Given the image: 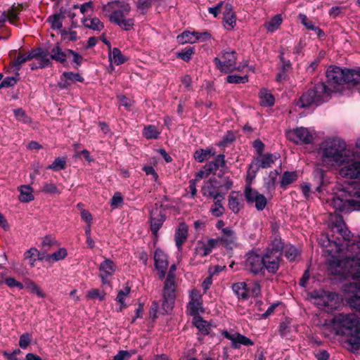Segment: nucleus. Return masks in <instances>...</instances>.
Segmentation results:
<instances>
[{"label":"nucleus","mask_w":360,"mask_h":360,"mask_svg":"<svg viewBox=\"0 0 360 360\" xmlns=\"http://www.w3.org/2000/svg\"><path fill=\"white\" fill-rule=\"evenodd\" d=\"M330 233L324 236L321 245L326 248L328 270L331 274L355 281L344 285L347 303L360 312V239L354 238L339 215L331 219Z\"/></svg>","instance_id":"f257e3e1"},{"label":"nucleus","mask_w":360,"mask_h":360,"mask_svg":"<svg viewBox=\"0 0 360 360\" xmlns=\"http://www.w3.org/2000/svg\"><path fill=\"white\" fill-rule=\"evenodd\" d=\"M327 203L335 210L342 212L360 210V182L337 186Z\"/></svg>","instance_id":"f03ea898"},{"label":"nucleus","mask_w":360,"mask_h":360,"mask_svg":"<svg viewBox=\"0 0 360 360\" xmlns=\"http://www.w3.org/2000/svg\"><path fill=\"white\" fill-rule=\"evenodd\" d=\"M346 143L339 138H328L321 143L318 153L321 165L328 169L342 165L348 160Z\"/></svg>","instance_id":"7ed1b4c3"},{"label":"nucleus","mask_w":360,"mask_h":360,"mask_svg":"<svg viewBox=\"0 0 360 360\" xmlns=\"http://www.w3.org/2000/svg\"><path fill=\"white\" fill-rule=\"evenodd\" d=\"M176 265L172 264L170 266L169 271L167 274L164 285L162 292L163 302L162 304V307H159V304L156 301H154L152 304L150 308V314L154 318L157 317V313L162 314L168 313L174 307L176 299Z\"/></svg>","instance_id":"20e7f679"},{"label":"nucleus","mask_w":360,"mask_h":360,"mask_svg":"<svg viewBox=\"0 0 360 360\" xmlns=\"http://www.w3.org/2000/svg\"><path fill=\"white\" fill-rule=\"evenodd\" d=\"M330 95V90L324 83L319 82L302 95L297 102V105L300 108H306L312 104L320 105L328 101Z\"/></svg>","instance_id":"39448f33"},{"label":"nucleus","mask_w":360,"mask_h":360,"mask_svg":"<svg viewBox=\"0 0 360 360\" xmlns=\"http://www.w3.org/2000/svg\"><path fill=\"white\" fill-rule=\"evenodd\" d=\"M359 323L354 315L338 314L333 318L329 325L336 335H349L353 330H357Z\"/></svg>","instance_id":"423d86ee"},{"label":"nucleus","mask_w":360,"mask_h":360,"mask_svg":"<svg viewBox=\"0 0 360 360\" xmlns=\"http://www.w3.org/2000/svg\"><path fill=\"white\" fill-rule=\"evenodd\" d=\"M311 298L318 307L328 311L338 308L340 304L339 295L332 292L315 290L311 293Z\"/></svg>","instance_id":"0eeeda50"},{"label":"nucleus","mask_w":360,"mask_h":360,"mask_svg":"<svg viewBox=\"0 0 360 360\" xmlns=\"http://www.w3.org/2000/svg\"><path fill=\"white\" fill-rule=\"evenodd\" d=\"M339 174L345 178L360 179V153H348V160L342 165Z\"/></svg>","instance_id":"6e6552de"},{"label":"nucleus","mask_w":360,"mask_h":360,"mask_svg":"<svg viewBox=\"0 0 360 360\" xmlns=\"http://www.w3.org/2000/svg\"><path fill=\"white\" fill-rule=\"evenodd\" d=\"M236 60L235 51H223L219 56L214 58V63L217 68L221 72L229 73L240 70L236 67Z\"/></svg>","instance_id":"1a4fd4ad"},{"label":"nucleus","mask_w":360,"mask_h":360,"mask_svg":"<svg viewBox=\"0 0 360 360\" xmlns=\"http://www.w3.org/2000/svg\"><path fill=\"white\" fill-rule=\"evenodd\" d=\"M286 136L288 140L296 144H309L314 140L313 133L303 127L289 130Z\"/></svg>","instance_id":"9d476101"},{"label":"nucleus","mask_w":360,"mask_h":360,"mask_svg":"<svg viewBox=\"0 0 360 360\" xmlns=\"http://www.w3.org/2000/svg\"><path fill=\"white\" fill-rule=\"evenodd\" d=\"M186 309L191 316L198 315L204 311L202 295L199 290L193 289L189 291V302Z\"/></svg>","instance_id":"9b49d317"},{"label":"nucleus","mask_w":360,"mask_h":360,"mask_svg":"<svg viewBox=\"0 0 360 360\" xmlns=\"http://www.w3.org/2000/svg\"><path fill=\"white\" fill-rule=\"evenodd\" d=\"M245 267L246 270L254 274L262 272L264 269L263 255L253 251L248 252L246 255Z\"/></svg>","instance_id":"f8f14e48"},{"label":"nucleus","mask_w":360,"mask_h":360,"mask_svg":"<svg viewBox=\"0 0 360 360\" xmlns=\"http://www.w3.org/2000/svg\"><path fill=\"white\" fill-rule=\"evenodd\" d=\"M279 155L277 153L275 154H260L253 160V161L250 165V170L253 173H256L257 170L260 168H267L270 167L279 158Z\"/></svg>","instance_id":"ddd939ff"},{"label":"nucleus","mask_w":360,"mask_h":360,"mask_svg":"<svg viewBox=\"0 0 360 360\" xmlns=\"http://www.w3.org/2000/svg\"><path fill=\"white\" fill-rule=\"evenodd\" d=\"M30 57L34 60L31 64L32 70L43 68L49 66L51 63L48 51L41 48L32 50Z\"/></svg>","instance_id":"4468645a"},{"label":"nucleus","mask_w":360,"mask_h":360,"mask_svg":"<svg viewBox=\"0 0 360 360\" xmlns=\"http://www.w3.org/2000/svg\"><path fill=\"white\" fill-rule=\"evenodd\" d=\"M219 185L215 179L207 181L202 187L201 192L203 196L212 199L217 198H225V195L219 191Z\"/></svg>","instance_id":"2eb2a0df"},{"label":"nucleus","mask_w":360,"mask_h":360,"mask_svg":"<svg viewBox=\"0 0 360 360\" xmlns=\"http://www.w3.org/2000/svg\"><path fill=\"white\" fill-rule=\"evenodd\" d=\"M222 335L231 341V345L235 349H238L241 345L252 346L254 342L248 338L238 333H231L226 330L222 332Z\"/></svg>","instance_id":"dca6fc26"},{"label":"nucleus","mask_w":360,"mask_h":360,"mask_svg":"<svg viewBox=\"0 0 360 360\" xmlns=\"http://www.w3.org/2000/svg\"><path fill=\"white\" fill-rule=\"evenodd\" d=\"M165 220L163 210L160 207H155L150 212V229L154 235H157L159 229Z\"/></svg>","instance_id":"f3484780"},{"label":"nucleus","mask_w":360,"mask_h":360,"mask_svg":"<svg viewBox=\"0 0 360 360\" xmlns=\"http://www.w3.org/2000/svg\"><path fill=\"white\" fill-rule=\"evenodd\" d=\"M218 243H221L227 248L232 249L236 246L237 237L233 229L229 227L222 229L221 236L216 238Z\"/></svg>","instance_id":"a211bd4d"},{"label":"nucleus","mask_w":360,"mask_h":360,"mask_svg":"<svg viewBox=\"0 0 360 360\" xmlns=\"http://www.w3.org/2000/svg\"><path fill=\"white\" fill-rule=\"evenodd\" d=\"M264 269L269 273L275 274L279 269L281 257L265 252L263 255Z\"/></svg>","instance_id":"6ab92c4d"},{"label":"nucleus","mask_w":360,"mask_h":360,"mask_svg":"<svg viewBox=\"0 0 360 360\" xmlns=\"http://www.w3.org/2000/svg\"><path fill=\"white\" fill-rule=\"evenodd\" d=\"M154 259L155 268L159 271L160 277L163 278L168 266L167 256L162 250L157 249L154 253Z\"/></svg>","instance_id":"aec40b11"},{"label":"nucleus","mask_w":360,"mask_h":360,"mask_svg":"<svg viewBox=\"0 0 360 360\" xmlns=\"http://www.w3.org/2000/svg\"><path fill=\"white\" fill-rule=\"evenodd\" d=\"M345 69L339 67L330 66L326 72L328 82L332 84H341L345 81Z\"/></svg>","instance_id":"412c9836"},{"label":"nucleus","mask_w":360,"mask_h":360,"mask_svg":"<svg viewBox=\"0 0 360 360\" xmlns=\"http://www.w3.org/2000/svg\"><path fill=\"white\" fill-rule=\"evenodd\" d=\"M110 20L117 24L122 29L128 30L134 25L132 19L126 18L122 11H115L110 15Z\"/></svg>","instance_id":"4be33fe9"},{"label":"nucleus","mask_w":360,"mask_h":360,"mask_svg":"<svg viewBox=\"0 0 360 360\" xmlns=\"http://www.w3.org/2000/svg\"><path fill=\"white\" fill-rule=\"evenodd\" d=\"M65 12H63L61 10L59 13H56L49 16L48 21L49 22L51 28L53 30H58L61 34L62 39H65L66 32L65 30H62L63 21L65 19Z\"/></svg>","instance_id":"5701e85b"},{"label":"nucleus","mask_w":360,"mask_h":360,"mask_svg":"<svg viewBox=\"0 0 360 360\" xmlns=\"http://www.w3.org/2000/svg\"><path fill=\"white\" fill-rule=\"evenodd\" d=\"M99 271L102 282L105 284L108 282L107 278L113 275V274L115 272L116 266L111 259H106L102 263H101Z\"/></svg>","instance_id":"b1692460"},{"label":"nucleus","mask_w":360,"mask_h":360,"mask_svg":"<svg viewBox=\"0 0 360 360\" xmlns=\"http://www.w3.org/2000/svg\"><path fill=\"white\" fill-rule=\"evenodd\" d=\"M236 25V16L231 4H226L224 11V27L227 30H232Z\"/></svg>","instance_id":"393cba45"},{"label":"nucleus","mask_w":360,"mask_h":360,"mask_svg":"<svg viewBox=\"0 0 360 360\" xmlns=\"http://www.w3.org/2000/svg\"><path fill=\"white\" fill-rule=\"evenodd\" d=\"M64 40L61 39V41L56 43L50 51L51 58L60 63L65 62L67 58L66 49L65 44H63Z\"/></svg>","instance_id":"a878e982"},{"label":"nucleus","mask_w":360,"mask_h":360,"mask_svg":"<svg viewBox=\"0 0 360 360\" xmlns=\"http://www.w3.org/2000/svg\"><path fill=\"white\" fill-rule=\"evenodd\" d=\"M229 207L235 214L238 213L243 207V198L239 192L232 191L229 195Z\"/></svg>","instance_id":"bb28decb"},{"label":"nucleus","mask_w":360,"mask_h":360,"mask_svg":"<svg viewBox=\"0 0 360 360\" xmlns=\"http://www.w3.org/2000/svg\"><path fill=\"white\" fill-rule=\"evenodd\" d=\"M218 244V240L214 238L209 239L205 243H199L196 248V254L200 257H205L208 255L213 248Z\"/></svg>","instance_id":"cd10ccee"},{"label":"nucleus","mask_w":360,"mask_h":360,"mask_svg":"<svg viewBox=\"0 0 360 360\" xmlns=\"http://www.w3.org/2000/svg\"><path fill=\"white\" fill-rule=\"evenodd\" d=\"M188 236V226L185 223H180L175 232L176 245L180 250Z\"/></svg>","instance_id":"c85d7f7f"},{"label":"nucleus","mask_w":360,"mask_h":360,"mask_svg":"<svg viewBox=\"0 0 360 360\" xmlns=\"http://www.w3.org/2000/svg\"><path fill=\"white\" fill-rule=\"evenodd\" d=\"M232 290L239 299L248 300L250 297V289L245 282L233 283Z\"/></svg>","instance_id":"c756f323"},{"label":"nucleus","mask_w":360,"mask_h":360,"mask_svg":"<svg viewBox=\"0 0 360 360\" xmlns=\"http://www.w3.org/2000/svg\"><path fill=\"white\" fill-rule=\"evenodd\" d=\"M20 192L19 200L22 202H29L34 199L33 190L30 186L22 185L18 187Z\"/></svg>","instance_id":"7c9ffc66"},{"label":"nucleus","mask_w":360,"mask_h":360,"mask_svg":"<svg viewBox=\"0 0 360 360\" xmlns=\"http://www.w3.org/2000/svg\"><path fill=\"white\" fill-rule=\"evenodd\" d=\"M344 83L360 85V70L345 69Z\"/></svg>","instance_id":"2f4dec72"},{"label":"nucleus","mask_w":360,"mask_h":360,"mask_svg":"<svg viewBox=\"0 0 360 360\" xmlns=\"http://www.w3.org/2000/svg\"><path fill=\"white\" fill-rule=\"evenodd\" d=\"M109 59L111 63L117 65L123 64L127 60L126 58L118 48H114L109 53Z\"/></svg>","instance_id":"473e14b6"},{"label":"nucleus","mask_w":360,"mask_h":360,"mask_svg":"<svg viewBox=\"0 0 360 360\" xmlns=\"http://www.w3.org/2000/svg\"><path fill=\"white\" fill-rule=\"evenodd\" d=\"M260 104L265 107H271L274 104V96L266 89H262L259 92Z\"/></svg>","instance_id":"72a5a7b5"},{"label":"nucleus","mask_w":360,"mask_h":360,"mask_svg":"<svg viewBox=\"0 0 360 360\" xmlns=\"http://www.w3.org/2000/svg\"><path fill=\"white\" fill-rule=\"evenodd\" d=\"M193 316V324L196 326L198 330L204 335H207L210 333V324L204 321L202 317L198 315Z\"/></svg>","instance_id":"f704fd0d"},{"label":"nucleus","mask_w":360,"mask_h":360,"mask_svg":"<svg viewBox=\"0 0 360 360\" xmlns=\"http://www.w3.org/2000/svg\"><path fill=\"white\" fill-rule=\"evenodd\" d=\"M178 41L181 44H194L198 41L197 32H191L189 31L184 32L177 37Z\"/></svg>","instance_id":"c9c22d12"},{"label":"nucleus","mask_w":360,"mask_h":360,"mask_svg":"<svg viewBox=\"0 0 360 360\" xmlns=\"http://www.w3.org/2000/svg\"><path fill=\"white\" fill-rule=\"evenodd\" d=\"M283 248V243L281 239L275 238L266 249V252L281 257Z\"/></svg>","instance_id":"e433bc0d"},{"label":"nucleus","mask_w":360,"mask_h":360,"mask_svg":"<svg viewBox=\"0 0 360 360\" xmlns=\"http://www.w3.org/2000/svg\"><path fill=\"white\" fill-rule=\"evenodd\" d=\"M215 154L212 148L200 149L195 152L194 158L199 162H202Z\"/></svg>","instance_id":"4c0bfd02"},{"label":"nucleus","mask_w":360,"mask_h":360,"mask_svg":"<svg viewBox=\"0 0 360 360\" xmlns=\"http://www.w3.org/2000/svg\"><path fill=\"white\" fill-rule=\"evenodd\" d=\"M214 200V202L210 208V212L214 217H221L225 211V208L222 204V201L224 198H217Z\"/></svg>","instance_id":"58836bf2"},{"label":"nucleus","mask_w":360,"mask_h":360,"mask_svg":"<svg viewBox=\"0 0 360 360\" xmlns=\"http://www.w3.org/2000/svg\"><path fill=\"white\" fill-rule=\"evenodd\" d=\"M321 166H322L321 163L320 165H316L313 172L314 179L317 181V183L319 184V186H317L316 188V191L319 193H321V186L324 184L325 175V172L320 167Z\"/></svg>","instance_id":"ea45409f"},{"label":"nucleus","mask_w":360,"mask_h":360,"mask_svg":"<svg viewBox=\"0 0 360 360\" xmlns=\"http://www.w3.org/2000/svg\"><path fill=\"white\" fill-rule=\"evenodd\" d=\"M160 134V131L154 125H147L143 129V135L147 139H156Z\"/></svg>","instance_id":"a19ab883"},{"label":"nucleus","mask_w":360,"mask_h":360,"mask_svg":"<svg viewBox=\"0 0 360 360\" xmlns=\"http://www.w3.org/2000/svg\"><path fill=\"white\" fill-rule=\"evenodd\" d=\"M67 255L68 252L65 248H60L56 252H54L52 254H49V256L46 257V262L53 263L60 261L64 259Z\"/></svg>","instance_id":"79ce46f5"},{"label":"nucleus","mask_w":360,"mask_h":360,"mask_svg":"<svg viewBox=\"0 0 360 360\" xmlns=\"http://www.w3.org/2000/svg\"><path fill=\"white\" fill-rule=\"evenodd\" d=\"M84 25L86 27L92 29L94 30L100 31L104 26L101 20L97 18H86L84 21Z\"/></svg>","instance_id":"37998d69"},{"label":"nucleus","mask_w":360,"mask_h":360,"mask_svg":"<svg viewBox=\"0 0 360 360\" xmlns=\"http://www.w3.org/2000/svg\"><path fill=\"white\" fill-rule=\"evenodd\" d=\"M131 291L130 287L126 285L123 289L120 290L118 292L117 296L116 297V301L120 304V310H122V308L126 307L125 299L129 295Z\"/></svg>","instance_id":"c03bdc74"},{"label":"nucleus","mask_w":360,"mask_h":360,"mask_svg":"<svg viewBox=\"0 0 360 360\" xmlns=\"http://www.w3.org/2000/svg\"><path fill=\"white\" fill-rule=\"evenodd\" d=\"M282 22V18L281 15L274 16L269 21L266 22L265 27L269 32H274L280 27Z\"/></svg>","instance_id":"a18cd8bd"},{"label":"nucleus","mask_w":360,"mask_h":360,"mask_svg":"<svg viewBox=\"0 0 360 360\" xmlns=\"http://www.w3.org/2000/svg\"><path fill=\"white\" fill-rule=\"evenodd\" d=\"M297 179V174L295 172H285L281 178V186L285 187L295 181Z\"/></svg>","instance_id":"49530a36"},{"label":"nucleus","mask_w":360,"mask_h":360,"mask_svg":"<svg viewBox=\"0 0 360 360\" xmlns=\"http://www.w3.org/2000/svg\"><path fill=\"white\" fill-rule=\"evenodd\" d=\"M66 166V159L65 158H57L55 159L51 165H49L46 169H52L53 171H59L62 169H64Z\"/></svg>","instance_id":"de8ad7c7"},{"label":"nucleus","mask_w":360,"mask_h":360,"mask_svg":"<svg viewBox=\"0 0 360 360\" xmlns=\"http://www.w3.org/2000/svg\"><path fill=\"white\" fill-rule=\"evenodd\" d=\"M24 286H25L29 292L36 294L39 297H44L45 296L43 291L37 285V284L31 281H27Z\"/></svg>","instance_id":"09e8293b"},{"label":"nucleus","mask_w":360,"mask_h":360,"mask_svg":"<svg viewBox=\"0 0 360 360\" xmlns=\"http://www.w3.org/2000/svg\"><path fill=\"white\" fill-rule=\"evenodd\" d=\"M284 253L285 256L290 261H295L300 254L298 250L291 245H288L285 246L284 249Z\"/></svg>","instance_id":"8fccbe9b"},{"label":"nucleus","mask_w":360,"mask_h":360,"mask_svg":"<svg viewBox=\"0 0 360 360\" xmlns=\"http://www.w3.org/2000/svg\"><path fill=\"white\" fill-rule=\"evenodd\" d=\"M69 54L72 55V56L71 62L72 68L77 69L82 63L84 60L83 56L77 52L70 49H69Z\"/></svg>","instance_id":"3c124183"},{"label":"nucleus","mask_w":360,"mask_h":360,"mask_svg":"<svg viewBox=\"0 0 360 360\" xmlns=\"http://www.w3.org/2000/svg\"><path fill=\"white\" fill-rule=\"evenodd\" d=\"M15 118L24 123V124H29L31 122V118L27 116V115L25 113L24 110H22L20 108L15 109L13 111Z\"/></svg>","instance_id":"603ef678"},{"label":"nucleus","mask_w":360,"mask_h":360,"mask_svg":"<svg viewBox=\"0 0 360 360\" xmlns=\"http://www.w3.org/2000/svg\"><path fill=\"white\" fill-rule=\"evenodd\" d=\"M30 56L31 51L27 54L19 53V55L13 62V65L16 68V69L18 70L24 63L29 60H32V58Z\"/></svg>","instance_id":"864d4df0"},{"label":"nucleus","mask_w":360,"mask_h":360,"mask_svg":"<svg viewBox=\"0 0 360 360\" xmlns=\"http://www.w3.org/2000/svg\"><path fill=\"white\" fill-rule=\"evenodd\" d=\"M105 296V293L103 291H101L96 288L91 289L87 294V297L91 300H104Z\"/></svg>","instance_id":"5fc2aeb1"},{"label":"nucleus","mask_w":360,"mask_h":360,"mask_svg":"<svg viewBox=\"0 0 360 360\" xmlns=\"http://www.w3.org/2000/svg\"><path fill=\"white\" fill-rule=\"evenodd\" d=\"M259 194L250 186H247L245 190V196L248 202L252 203Z\"/></svg>","instance_id":"6e6d98bb"},{"label":"nucleus","mask_w":360,"mask_h":360,"mask_svg":"<svg viewBox=\"0 0 360 360\" xmlns=\"http://www.w3.org/2000/svg\"><path fill=\"white\" fill-rule=\"evenodd\" d=\"M227 82L230 84H244L246 83L248 79V76H238V75H229L226 78Z\"/></svg>","instance_id":"4d7b16f0"},{"label":"nucleus","mask_w":360,"mask_h":360,"mask_svg":"<svg viewBox=\"0 0 360 360\" xmlns=\"http://www.w3.org/2000/svg\"><path fill=\"white\" fill-rule=\"evenodd\" d=\"M299 20L301 23L309 30H311L314 28L316 25L311 20H310L305 14L300 13L299 15Z\"/></svg>","instance_id":"13d9d810"},{"label":"nucleus","mask_w":360,"mask_h":360,"mask_svg":"<svg viewBox=\"0 0 360 360\" xmlns=\"http://www.w3.org/2000/svg\"><path fill=\"white\" fill-rule=\"evenodd\" d=\"M52 246H57L56 240L51 236H46L42 240V247L44 249V252L49 250V248Z\"/></svg>","instance_id":"bf43d9fd"},{"label":"nucleus","mask_w":360,"mask_h":360,"mask_svg":"<svg viewBox=\"0 0 360 360\" xmlns=\"http://www.w3.org/2000/svg\"><path fill=\"white\" fill-rule=\"evenodd\" d=\"M254 202L255 203V207L258 210H262L266 207V199L263 195L259 194L256 198V200L254 201Z\"/></svg>","instance_id":"052dcab7"},{"label":"nucleus","mask_w":360,"mask_h":360,"mask_svg":"<svg viewBox=\"0 0 360 360\" xmlns=\"http://www.w3.org/2000/svg\"><path fill=\"white\" fill-rule=\"evenodd\" d=\"M31 342V336L28 333L22 334L19 340V345L22 349H26Z\"/></svg>","instance_id":"680f3d73"},{"label":"nucleus","mask_w":360,"mask_h":360,"mask_svg":"<svg viewBox=\"0 0 360 360\" xmlns=\"http://www.w3.org/2000/svg\"><path fill=\"white\" fill-rule=\"evenodd\" d=\"M194 53V49L189 48L185 51L178 53V57L184 61H188L191 58L192 55Z\"/></svg>","instance_id":"e2e57ef3"},{"label":"nucleus","mask_w":360,"mask_h":360,"mask_svg":"<svg viewBox=\"0 0 360 360\" xmlns=\"http://www.w3.org/2000/svg\"><path fill=\"white\" fill-rule=\"evenodd\" d=\"M17 82V79L14 77H6L0 84V89L8 88L14 86Z\"/></svg>","instance_id":"0e129e2a"},{"label":"nucleus","mask_w":360,"mask_h":360,"mask_svg":"<svg viewBox=\"0 0 360 360\" xmlns=\"http://www.w3.org/2000/svg\"><path fill=\"white\" fill-rule=\"evenodd\" d=\"M123 202V198L120 193H115L111 199L110 205L112 208H117Z\"/></svg>","instance_id":"69168bd1"},{"label":"nucleus","mask_w":360,"mask_h":360,"mask_svg":"<svg viewBox=\"0 0 360 360\" xmlns=\"http://www.w3.org/2000/svg\"><path fill=\"white\" fill-rule=\"evenodd\" d=\"M5 283L10 288L16 287L21 290L24 288V285L20 282H18L13 278H8L5 280Z\"/></svg>","instance_id":"338daca9"},{"label":"nucleus","mask_w":360,"mask_h":360,"mask_svg":"<svg viewBox=\"0 0 360 360\" xmlns=\"http://www.w3.org/2000/svg\"><path fill=\"white\" fill-rule=\"evenodd\" d=\"M250 289V297H257L259 295L261 292V287L258 283H254L250 287H248Z\"/></svg>","instance_id":"774afa93"}]
</instances>
